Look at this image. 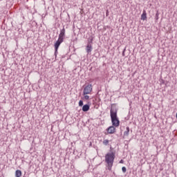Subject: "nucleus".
<instances>
[{
  "instance_id": "obj_1",
  "label": "nucleus",
  "mask_w": 177,
  "mask_h": 177,
  "mask_svg": "<svg viewBox=\"0 0 177 177\" xmlns=\"http://www.w3.org/2000/svg\"><path fill=\"white\" fill-rule=\"evenodd\" d=\"M64 37H66V29L64 27L60 30V33L59 35V37L57 41L55 43L54 47H55V57H57V50H59V46L62 45V43L63 41H64Z\"/></svg>"
},
{
  "instance_id": "obj_2",
  "label": "nucleus",
  "mask_w": 177,
  "mask_h": 177,
  "mask_svg": "<svg viewBox=\"0 0 177 177\" xmlns=\"http://www.w3.org/2000/svg\"><path fill=\"white\" fill-rule=\"evenodd\" d=\"M114 160H115V151L109 152L105 155V162L108 165L109 171H111Z\"/></svg>"
},
{
  "instance_id": "obj_3",
  "label": "nucleus",
  "mask_w": 177,
  "mask_h": 177,
  "mask_svg": "<svg viewBox=\"0 0 177 177\" xmlns=\"http://www.w3.org/2000/svg\"><path fill=\"white\" fill-rule=\"evenodd\" d=\"M112 125L115 128L120 127V119L117 115H110Z\"/></svg>"
},
{
  "instance_id": "obj_4",
  "label": "nucleus",
  "mask_w": 177,
  "mask_h": 177,
  "mask_svg": "<svg viewBox=\"0 0 177 177\" xmlns=\"http://www.w3.org/2000/svg\"><path fill=\"white\" fill-rule=\"evenodd\" d=\"M92 84H88V85L85 86L83 90V95H90L92 92Z\"/></svg>"
},
{
  "instance_id": "obj_5",
  "label": "nucleus",
  "mask_w": 177,
  "mask_h": 177,
  "mask_svg": "<svg viewBox=\"0 0 177 177\" xmlns=\"http://www.w3.org/2000/svg\"><path fill=\"white\" fill-rule=\"evenodd\" d=\"M118 109L117 108V104H111L110 109V115H117Z\"/></svg>"
},
{
  "instance_id": "obj_6",
  "label": "nucleus",
  "mask_w": 177,
  "mask_h": 177,
  "mask_svg": "<svg viewBox=\"0 0 177 177\" xmlns=\"http://www.w3.org/2000/svg\"><path fill=\"white\" fill-rule=\"evenodd\" d=\"M115 126H110L106 129V132L109 133L110 135H113V133H115Z\"/></svg>"
},
{
  "instance_id": "obj_7",
  "label": "nucleus",
  "mask_w": 177,
  "mask_h": 177,
  "mask_svg": "<svg viewBox=\"0 0 177 177\" xmlns=\"http://www.w3.org/2000/svg\"><path fill=\"white\" fill-rule=\"evenodd\" d=\"M89 109H91V105L89 104H86L82 106V111L86 113V111H89Z\"/></svg>"
},
{
  "instance_id": "obj_8",
  "label": "nucleus",
  "mask_w": 177,
  "mask_h": 177,
  "mask_svg": "<svg viewBox=\"0 0 177 177\" xmlns=\"http://www.w3.org/2000/svg\"><path fill=\"white\" fill-rule=\"evenodd\" d=\"M93 49V47H92V44H87V45L86 46V50L88 55H89V53H91V52H92Z\"/></svg>"
},
{
  "instance_id": "obj_9",
  "label": "nucleus",
  "mask_w": 177,
  "mask_h": 177,
  "mask_svg": "<svg viewBox=\"0 0 177 177\" xmlns=\"http://www.w3.org/2000/svg\"><path fill=\"white\" fill-rule=\"evenodd\" d=\"M141 20H147V13L145 10H143L142 14L141 15Z\"/></svg>"
},
{
  "instance_id": "obj_10",
  "label": "nucleus",
  "mask_w": 177,
  "mask_h": 177,
  "mask_svg": "<svg viewBox=\"0 0 177 177\" xmlns=\"http://www.w3.org/2000/svg\"><path fill=\"white\" fill-rule=\"evenodd\" d=\"M129 131L131 129H129V127H126V131L124 132V136H129Z\"/></svg>"
},
{
  "instance_id": "obj_11",
  "label": "nucleus",
  "mask_w": 177,
  "mask_h": 177,
  "mask_svg": "<svg viewBox=\"0 0 177 177\" xmlns=\"http://www.w3.org/2000/svg\"><path fill=\"white\" fill-rule=\"evenodd\" d=\"M15 177H21V171L17 169L15 171Z\"/></svg>"
},
{
  "instance_id": "obj_12",
  "label": "nucleus",
  "mask_w": 177,
  "mask_h": 177,
  "mask_svg": "<svg viewBox=\"0 0 177 177\" xmlns=\"http://www.w3.org/2000/svg\"><path fill=\"white\" fill-rule=\"evenodd\" d=\"M84 96L82 97V100H83L84 101L85 100H89V95H88V94L86 95H83Z\"/></svg>"
},
{
  "instance_id": "obj_13",
  "label": "nucleus",
  "mask_w": 177,
  "mask_h": 177,
  "mask_svg": "<svg viewBox=\"0 0 177 177\" xmlns=\"http://www.w3.org/2000/svg\"><path fill=\"white\" fill-rule=\"evenodd\" d=\"M83 106H84V101H83V100H80L79 101V106L82 107Z\"/></svg>"
},
{
  "instance_id": "obj_14",
  "label": "nucleus",
  "mask_w": 177,
  "mask_h": 177,
  "mask_svg": "<svg viewBox=\"0 0 177 177\" xmlns=\"http://www.w3.org/2000/svg\"><path fill=\"white\" fill-rule=\"evenodd\" d=\"M109 142V140H104L102 143L103 145H104V146H108Z\"/></svg>"
},
{
  "instance_id": "obj_15",
  "label": "nucleus",
  "mask_w": 177,
  "mask_h": 177,
  "mask_svg": "<svg viewBox=\"0 0 177 177\" xmlns=\"http://www.w3.org/2000/svg\"><path fill=\"white\" fill-rule=\"evenodd\" d=\"M87 44H90V45H92V44H93V38H89L88 39V43Z\"/></svg>"
},
{
  "instance_id": "obj_16",
  "label": "nucleus",
  "mask_w": 177,
  "mask_h": 177,
  "mask_svg": "<svg viewBox=\"0 0 177 177\" xmlns=\"http://www.w3.org/2000/svg\"><path fill=\"white\" fill-rule=\"evenodd\" d=\"M158 16H160V13H158V11H157L155 16V20H158Z\"/></svg>"
},
{
  "instance_id": "obj_17",
  "label": "nucleus",
  "mask_w": 177,
  "mask_h": 177,
  "mask_svg": "<svg viewBox=\"0 0 177 177\" xmlns=\"http://www.w3.org/2000/svg\"><path fill=\"white\" fill-rule=\"evenodd\" d=\"M122 171L123 174H125V172H127V167H122Z\"/></svg>"
},
{
  "instance_id": "obj_18",
  "label": "nucleus",
  "mask_w": 177,
  "mask_h": 177,
  "mask_svg": "<svg viewBox=\"0 0 177 177\" xmlns=\"http://www.w3.org/2000/svg\"><path fill=\"white\" fill-rule=\"evenodd\" d=\"M125 50H127L126 48H124L123 51H122V56H125Z\"/></svg>"
},
{
  "instance_id": "obj_19",
  "label": "nucleus",
  "mask_w": 177,
  "mask_h": 177,
  "mask_svg": "<svg viewBox=\"0 0 177 177\" xmlns=\"http://www.w3.org/2000/svg\"><path fill=\"white\" fill-rule=\"evenodd\" d=\"M119 162H120V164H124V160H122V159L120 160Z\"/></svg>"
},
{
  "instance_id": "obj_20",
  "label": "nucleus",
  "mask_w": 177,
  "mask_h": 177,
  "mask_svg": "<svg viewBox=\"0 0 177 177\" xmlns=\"http://www.w3.org/2000/svg\"><path fill=\"white\" fill-rule=\"evenodd\" d=\"M161 84H164L167 85V84H165V80H162V82H161Z\"/></svg>"
},
{
  "instance_id": "obj_21",
  "label": "nucleus",
  "mask_w": 177,
  "mask_h": 177,
  "mask_svg": "<svg viewBox=\"0 0 177 177\" xmlns=\"http://www.w3.org/2000/svg\"><path fill=\"white\" fill-rule=\"evenodd\" d=\"M109 15V10H106V15Z\"/></svg>"
}]
</instances>
